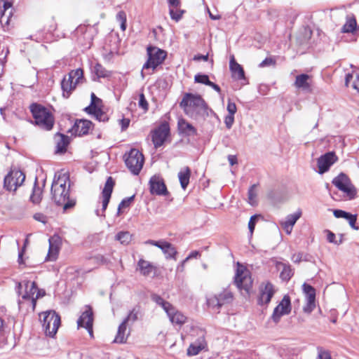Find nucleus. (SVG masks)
<instances>
[{
	"instance_id": "nucleus-1",
	"label": "nucleus",
	"mask_w": 359,
	"mask_h": 359,
	"mask_svg": "<svg viewBox=\"0 0 359 359\" xmlns=\"http://www.w3.org/2000/svg\"><path fill=\"white\" fill-rule=\"evenodd\" d=\"M180 105L187 116L196 120L205 119L213 113L199 95L185 93Z\"/></svg>"
},
{
	"instance_id": "nucleus-2",
	"label": "nucleus",
	"mask_w": 359,
	"mask_h": 359,
	"mask_svg": "<svg viewBox=\"0 0 359 359\" xmlns=\"http://www.w3.org/2000/svg\"><path fill=\"white\" fill-rule=\"evenodd\" d=\"M69 177L67 173H60L53 182L51 187L52 199L57 205H62L64 210H67L75 205V202L69 199Z\"/></svg>"
},
{
	"instance_id": "nucleus-3",
	"label": "nucleus",
	"mask_w": 359,
	"mask_h": 359,
	"mask_svg": "<svg viewBox=\"0 0 359 359\" xmlns=\"http://www.w3.org/2000/svg\"><path fill=\"white\" fill-rule=\"evenodd\" d=\"M18 292L22 296V299L29 302L34 311L36 300L43 297L45 292L38 289L35 282L23 280L18 285Z\"/></svg>"
},
{
	"instance_id": "nucleus-4",
	"label": "nucleus",
	"mask_w": 359,
	"mask_h": 359,
	"mask_svg": "<svg viewBox=\"0 0 359 359\" xmlns=\"http://www.w3.org/2000/svg\"><path fill=\"white\" fill-rule=\"evenodd\" d=\"M30 111L35 123L41 128L46 130H50L53 128L54 118L48 109L41 104H32L30 106Z\"/></svg>"
},
{
	"instance_id": "nucleus-5",
	"label": "nucleus",
	"mask_w": 359,
	"mask_h": 359,
	"mask_svg": "<svg viewBox=\"0 0 359 359\" xmlns=\"http://www.w3.org/2000/svg\"><path fill=\"white\" fill-rule=\"evenodd\" d=\"M148 60L143 65L142 70H147L151 69L154 70L158 65L162 64L165 60L167 53L156 46H148L147 48ZM142 76L144 77L143 71H142Z\"/></svg>"
},
{
	"instance_id": "nucleus-6",
	"label": "nucleus",
	"mask_w": 359,
	"mask_h": 359,
	"mask_svg": "<svg viewBox=\"0 0 359 359\" xmlns=\"http://www.w3.org/2000/svg\"><path fill=\"white\" fill-rule=\"evenodd\" d=\"M40 320L46 335L53 337L60 325V316L54 311H47L40 314Z\"/></svg>"
},
{
	"instance_id": "nucleus-7",
	"label": "nucleus",
	"mask_w": 359,
	"mask_h": 359,
	"mask_svg": "<svg viewBox=\"0 0 359 359\" xmlns=\"http://www.w3.org/2000/svg\"><path fill=\"white\" fill-rule=\"evenodd\" d=\"M83 72L81 68L71 71L67 76H65L61 82L63 96L69 97L71 93L75 89L76 85L83 79Z\"/></svg>"
},
{
	"instance_id": "nucleus-8",
	"label": "nucleus",
	"mask_w": 359,
	"mask_h": 359,
	"mask_svg": "<svg viewBox=\"0 0 359 359\" xmlns=\"http://www.w3.org/2000/svg\"><path fill=\"white\" fill-rule=\"evenodd\" d=\"M144 162L142 154L136 149H131L128 154H125V163L131 173L135 175H139Z\"/></svg>"
},
{
	"instance_id": "nucleus-9",
	"label": "nucleus",
	"mask_w": 359,
	"mask_h": 359,
	"mask_svg": "<svg viewBox=\"0 0 359 359\" xmlns=\"http://www.w3.org/2000/svg\"><path fill=\"white\" fill-rule=\"evenodd\" d=\"M235 283L238 288L249 294L252 287V280L250 271L244 266L238 264L236 275Z\"/></svg>"
},
{
	"instance_id": "nucleus-10",
	"label": "nucleus",
	"mask_w": 359,
	"mask_h": 359,
	"mask_svg": "<svg viewBox=\"0 0 359 359\" xmlns=\"http://www.w3.org/2000/svg\"><path fill=\"white\" fill-rule=\"evenodd\" d=\"M332 184L344 194L346 198L351 200L355 197L356 189L346 175L339 174L333 179Z\"/></svg>"
},
{
	"instance_id": "nucleus-11",
	"label": "nucleus",
	"mask_w": 359,
	"mask_h": 359,
	"mask_svg": "<svg viewBox=\"0 0 359 359\" xmlns=\"http://www.w3.org/2000/svg\"><path fill=\"white\" fill-rule=\"evenodd\" d=\"M233 294L228 290H224L218 294H213L207 298V304L210 308L218 312L221 307L230 304L233 301Z\"/></svg>"
},
{
	"instance_id": "nucleus-12",
	"label": "nucleus",
	"mask_w": 359,
	"mask_h": 359,
	"mask_svg": "<svg viewBox=\"0 0 359 359\" xmlns=\"http://www.w3.org/2000/svg\"><path fill=\"white\" fill-rule=\"evenodd\" d=\"M25 180V174L19 170H12L4 177V187L8 191H16Z\"/></svg>"
},
{
	"instance_id": "nucleus-13",
	"label": "nucleus",
	"mask_w": 359,
	"mask_h": 359,
	"mask_svg": "<svg viewBox=\"0 0 359 359\" xmlns=\"http://www.w3.org/2000/svg\"><path fill=\"white\" fill-rule=\"evenodd\" d=\"M101 107L102 100L97 97L93 93L91 94L90 104L85 108V111L88 114L93 115L99 121L106 122L109 118L107 114L102 110Z\"/></svg>"
},
{
	"instance_id": "nucleus-14",
	"label": "nucleus",
	"mask_w": 359,
	"mask_h": 359,
	"mask_svg": "<svg viewBox=\"0 0 359 359\" xmlns=\"http://www.w3.org/2000/svg\"><path fill=\"white\" fill-rule=\"evenodd\" d=\"M101 107L102 100L97 97L93 93L91 94L90 104L85 108V111L88 114L93 115L99 121L106 122L109 118L107 114L102 110Z\"/></svg>"
},
{
	"instance_id": "nucleus-15",
	"label": "nucleus",
	"mask_w": 359,
	"mask_h": 359,
	"mask_svg": "<svg viewBox=\"0 0 359 359\" xmlns=\"http://www.w3.org/2000/svg\"><path fill=\"white\" fill-rule=\"evenodd\" d=\"M101 107L102 100L97 97L93 93L91 94L90 104L85 108V111L88 114L93 115L99 121L106 122L109 118L107 114L102 110Z\"/></svg>"
},
{
	"instance_id": "nucleus-16",
	"label": "nucleus",
	"mask_w": 359,
	"mask_h": 359,
	"mask_svg": "<svg viewBox=\"0 0 359 359\" xmlns=\"http://www.w3.org/2000/svg\"><path fill=\"white\" fill-rule=\"evenodd\" d=\"M291 309L290 298L288 295H285L274 309L271 318L277 324L280 322L282 316L288 315L291 312Z\"/></svg>"
},
{
	"instance_id": "nucleus-17",
	"label": "nucleus",
	"mask_w": 359,
	"mask_h": 359,
	"mask_svg": "<svg viewBox=\"0 0 359 359\" xmlns=\"http://www.w3.org/2000/svg\"><path fill=\"white\" fill-rule=\"evenodd\" d=\"M48 243V252L45 260L46 262H54L58 257L62 244V238L58 235L55 234L49 238Z\"/></svg>"
},
{
	"instance_id": "nucleus-18",
	"label": "nucleus",
	"mask_w": 359,
	"mask_h": 359,
	"mask_svg": "<svg viewBox=\"0 0 359 359\" xmlns=\"http://www.w3.org/2000/svg\"><path fill=\"white\" fill-rule=\"evenodd\" d=\"M170 133V127L168 123H163L155 129L151 135L152 142L155 148L163 144Z\"/></svg>"
},
{
	"instance_id": "nucleus-19",
	"label": "nucleus",
	"mask_w": 359,
	"mask_h": 359,
	"mask_svg": "<svg viewBox=\"0 0 359 359\" xmlns=\"http://www.w3.org/2000/svg\"><path fill=\"white\" fill-rule=\"evenodd\" d=\"M93 312L90 306H86L85 310L77 320L78 327L86 328L90 335L93 337Z\"/></svg>"
},
{
	"instance_id": "nucleus-20",
	"label": "nucleus",
	"mask_w": 359,
	"mask_h": 359,
	"mask_svg": "<svg viewBox=\"0 0 359 359\" xmlns=\"http://www.w3.org/2000/svg\"><path fill=\"white\" fill-rule=\"evenodd\" d=\"M337 159V156L332 151L327 152L325 154L322 155L318 159V172L320 174H323L328 171L330 166L333 165Z\"/></svg>"
},
{
	"instance_id": "nucleus-21",
	"label": "nucleus",
	"mask_w": 359,
	"mask_h": 359,
	"mask_svg": "<svg viewBox=\"0 0 359 359\" xmlns=\"http://www.w3.org/2000/svg\"><path fill=\"white\" fill-rule=\"evenodd\" d=\"M149 189L151 194L165 196L168 194L163 180L159 176L154 175L151 177L149 180Z\"/></svg>"
},
{
	"instance_id": "nucleus-22",
	"label": "nucleus",
	"mask_w": 359,
	"mask_h": 359,
	"mask_svg": "<svg viewBox=\"0 0 359 359\" xmlns=\"http://www.w3.org/2000/svg\"><path fill=\"white\" fill-rule=\"evenodd\" d=\"M275 293L273 285L269 283H262L259 287V304H268Z\"/></svg>"
},
{
	"instance_id": "nucleus-23",
	"label": "nucleus",
	"mask_w": 359,
	"mask_h": 359,
	"mask_svg": "<svg viewBox=\"0 0 359 359\" xmlns=\"http://www.w3.org/2000/svg\"><path fill=\"white\" fill-rule=\"evenodd\" d=\"M12 16V4L7 1H4L3 5H0V25L4 29L8 28Z\"/></svg>"
},
{
	"instance_id": "nucleus-24",
	"label": "nucleus",
	"mask_w": 359,
	"mask_h": 359,
	"mask_svg": "<svg viewBox=\"0 0 359 359\" xmlns=\"http://www.w3.org/2000/svg\"><path fill=\"white\" fill-rule=\"evenodd\" d=\"M92 122L88 120H76L70 131L72 134L78 136L86 135L91 128Z\"/></svg>"
},
{
	"instance_id": "nucleus-25",
	"label": "nucleus",
	"mask_w": 359,
	"mask_h": 359,
	"mask_svg": "<svg viewBox=\"0 0 359 359\" xmlns=\"http://www.w3.org/2000/svg\"><path fill=\"white\" fill-rule=\"evenodd\" d=\"M115 184V182L111 177H109L106 181V183L104 184V187L102 192V212H104L105 210L107 208V205L109 204L111 193L113 191L114 186Z\"/></svg>"
},
{
	"instance_id": "nucleus-26",
	"label": "nucleus",
	"mask_w": 359,
	"mask_h": 359,
	"mask_svg": "<svg viewBox=\"0 0 359 359\" xmlns=\"http://www.w3.org/2000/svg\"><path fill=\"white\" fill-rule=\"evenodd\" d=\"M302 211L300 210H297L296 212L293 214L288 215L284 221L280 222V226L286 232L287 234H290L294 225L297 222V221L301 217Z\"/></svg>"
},
{
	"instance_id": "nucleus-27",
	"label": "nucleus",
	"mask_w": 359,
	"mask_h": 359,
	"mask_svg": "<svg viewBox=\"0 0 359 359\" xmlns=\"http://www.w3.org/2000/svg\"><path fill=\"white\" fill-rule=\"evenodd\" d=\"M169 310L168 312H166V314L172 323L182 325L186 323L187 317L173 306Z\"/></svg>"
},
{
	"instance_id": "nucleus-28",
	"label": "nucleus",
	"mask_w": 359,
	"mask_h": 359,
	"mask_svg": "<svg viewBox=\"0 0 359 359\" xmlns=\"http://www.w3.org/2000/svg\"><path fill=\"white\" fill-rule=\"evenodd\" d=\"M207 346L206 342L203 337L199 338L196 341L191 344L187 348V355L189 356L198 355L202 350Z\"/></svg>"
},
{
	"instance_id": "nucleus-29",
	"label": "nucleus",
	"mask_w": 359,
	"mask_h": 359,
	"mask_svg": "<svg viewBox=\"0 0 359 359\" xmlns=\"http://www.w3.org/2000/svg\"><path fill=\"white\" fill-rule=\"evenodd\" d=\"M230 69L232 74V77L236 80L245 79L244 70L241 65L235 61L233 56L230 60Z\"/></svg>"
},
{
	"instance_id": "nucleus-30",
	"label": "nucleus",
	"mask_w": 359,
	"mask_h": 359,
	"mask_svg": "<svg viewBox=\"0 0 359 359\" xmlns=\"http://www.w3.org/2000/svg\"><path fill=\"white\" fill-rule=\"evenodd\" d=\"M333 214L334 217L337 218H344L346 219L348 222L350 226L353 229H358V227L355 226V223L357 220L356 215H352L342 210H334L333 211Z\"/></svg>"
},
{
	"instance_id": "nucleus-31",
	"label": "nucleus",
	"mask_w": 359,
	"mask_h": 359,
	"mask_svg": "<svg viewBox=\"0 0 359 359\" xmlns=\"http://www.w3.org/2000/svg\"><path fill=\"white\" fill-rule=\"evenodd\" d=\"M138 269L144 276H148L156 271V266L149 261L140 259L137 262Z\"/></svg>"
},
{
	"instance_id": "nucleus-32",
	"label": "nucleus",
	"mask_w": 359,
	"mask_h": 359,
	"mask_svg": "<svg viewBox=\"0 0 359 359\" xmlns=\"http://www.w3.org/2000/svg\"><path fill=\"white\" fill-rule=\"evenodd\" d=\"M311 77L309 75L302 74L297 76L294 86L297 88H302L304 90H308L310 88Z\"/></svg>"
},
{
	"instance_id": "nucleus-33",
	"label": "nucleus",
	"mask_w": 359,
	"mask_h": 359,
	"mask_svg": "<svg viewBox=\"0 0 359 359\" xmlns=\"http://www.w3.org/2000/svg\"><path fill=\"white\" fill-rule=\"evenodd\" d=\"M357 29V22L353 15L346 17V22L341 28L343 33H353Z\"/></svg>"
},
{
	"instance_id": "nucleus-34",
	"label": "nucleus",
	"mask_w": 359,
	"mask_h": 359,
	"mask_svg": "<svg viewBox=\"0 0 359 359\" xmlns=\"http://www.w3.org/2000/svg\"><path fill=\"white\" fill-rule=\"evenodd\" d=\"M56 138V153H65L69 144L68 137L62 134H57Z\"/></svg>"
},
{
	"instance_id": "nucleus-35",
	"label": "nucleus",
	"mask_w": 359,
	"mask_h": 359,
	"mask_svg": "<svg viewBox=\"0 0 359 359\" xmlns=\"http://www.w3.org/2000/svg\"><path fill=\"white\" fill-rule=\"evenodd\" d=\"M178 126L180 130L187 135L190 136L196 135V129L185 120L182 119L179 121Z\"/></svg>"
},
{
	"instance_id": "nucleus-36",
	"label": "nucleus",
	"mask_w": 359,
	"mask_h": 359,
	"mask_svg": "<svg viewBox=\"0 0 359 359\" xmlns=\"http://www.w3.org/2000/svg\"><path fill=\"white\" fill-rule=\"evenodd\" d=\"M191 175V170L188 167H185L178 173L179 180L181 187L185 189L189 183V178Z\"/></svg>"
},
{
	"instance_id": "nucleus-37",
	"label": "nucleus",
	"mask_w": 359,
	"mask_h": 359,
	"mask_svg": "<svg viewBox=\"0 0 359 359\" xmlns=\"http://www.w3.org/2000/svg\"><path fill=\"white\" fill-rule=\"evenodd\" d=\"M126 325L125 323H123L119 325L117 331V334L116 335V337L114 340V343L118 344H123L126 341L127 339V335H126Z\"/></svg>"
},
{
	"instance_id": "nucleus-38",
	"label": "nucleus",
	"mask_w": 359,
	"mask_h": 359,
	"mask_svg": "<svg viewBox=\"0 0 359 359\" xmlns=\"http://www.w3.org/2000/svg\"><path fill=\"white\" fill-rule=\"evenodd\" d=\"M151 300L163 308L165 312H168L172 306L170 302L164 300L161 296L154 294L151 297Z\"/></svg>"
},
{
	"instance_id": "nucleus-39",
	"label": "nucleus",
	"mask_w": 359,
	"mask_h": 359,
	"mask_svg": "<svg viewBox=\"0 0 359 359\" xmlns=\"http://www.w3.org/2000/svg\"><path fill=\"white\" fill-rule=\"evenodd\" d=\"M93 71L98 78H108L111 75V72L110 71L106 69L99 63H97L94 66Z\"/></svg>"
},
{
	"instance_id": "nucleus-40",
	"label": "nucleus",
	"mask_w": 359,
	"mask_h": 359,
	"mask_svg": "<svg viewBox=\"0 0 359 359\" xmlns=\"http://www.w3.org/2000/svg\"><path fill=\"white\" fill-rule=\"evenodd\" d=\"M140 314V306H137L134 307L128 313V316L124 319L123 323H127L131 322L134 323L138 319V316Z\"/></svg>"
},
{
	"instance_id": "nucleus-41",
	"label": "nucleus",
	"mask_w": 359,
	"mask_h": 359,
	"mask_svg": "<svg viewBox=\"0 0 359 359\" xmlns=\"http://www.w3.org/2000/svg\"><path fill=\"white\" fill-rule=\"evenodd\" d=\"M167 255V257H174L177 253L175 248L168 242H164L161 249Z\"/></svg>"
},
{
	"instance_id": "nucleus-42",
	"label": "nucleus",
	"mask_w": 359,
	"mask_h": 359,
	"mask_svg": "<svg viewBox=\"0 0 359 359\" xmlns=\"http://www.w3.org/2000/svg\"><path fill=\"white\" fill-rule=\"evenodd\" d=\"M41 196H42V190L41 189L36 186V184H34L32 194L30 196V199L32 203L35 204H38L41 201Z\"/></svg>"
},
{
	"instance_id": "nucleus-43",
	"label": "nucleus",
	"mask_w": 359,
	"mask_h": 359,
	"mask_svg": "<svg viewBox=\"0 0 359 359\" xmlns=\"http://www.w3.org/2000/svg\"><path fill=\"white\" fill-rule=\"evenodd\" d=\"M116 240L121 244L128 245L131 241V235L128 231H120L116 234Z\"/></svg>"
},
{
	"instance_id": "nucleus-44",
	"label": "nucleus",
	"mask_w": 359,
	"mask_h": 359,
	"mask_svg": "<svg viewBox=\"0 0 359 359\" xmlns=\"http://www.w3.org/2000/svg\"><path fill=\"white\" fill-rule=\"evenodd\" d=\"M302 287L306 299H316V290L311 285L304 283Z\"/></svg>"
},
{
	"instance_id": "nucleus-45",
	"label": "nucleus",
	"mask_w": 359,
	"mask_h": 359,
	"mask_svg": "<svg viewBox=\"0 0 359 359\" xmlns=\"http://www.w3.org/2000/svg\"><path fill=\"white\" fill-rule=\"evenodd\" d=\"M293 272L291 266L286 264H283V270L280 273V278L284 280H288L292 276Z\"/></svg>"
},
{
	"instance_id": "nucleus-46",
	"label": "nucleus",
	"mask_w": 359,
	"mask_h": 359,
	"mask_svg": "<svg viewBox=\"0 0 359 359\" xmlns=\"http://www.w3.org/2000/svg\"><path fill=\"white\" fill-rule=\"evenodd\" d=\"M317 359H332L331 353L330 351L324 348L322 346L317 347Z\"/></svg>"
},
{
	"instance_id": "nucleus-47",
	"label": "nucleus",
	"mask_w": 359,
	"mask_h": 359,
	"mask_svg": "<svg viewBox=\"0 0 359 359\" xmlns=\"http://www.w3.org/2000/svg\"><path fill=\"white\" fill-rule=\"evenodd\" d=\"M116 20L121 24V29L125 31L126 29V14L124 11H121L116 15Z\"/></svg>"
},
{
	"instance_id": "nucleus-48",
	"label": "nucleus",
	"mask_w": 359,
	"mask_h": 359,
	"mask_svg": "<svg viewBox=\"0 0 359 359\" xmlns=\"http://www.w3.org/2000/svg\"><path fill=\"white\" fill-rule=\"evenodd\" d=\"M316 299H306V304L303 307L305 313H310L316 307Z\"/></svg>"
},
{
	"instance_id": "nucleus-49",
	"label": "nucleus",
	"mask_w": 359,
	"mask_h": 359,
	"mask_svg": "<svg viewBox=\"0 0 359 359\" xmlns=\"http://www.w3.org/2000/svg\"><path fill=\"white\" fill-rule=\"evenodd\" d=\"M255 188L256 185L253 184L248 190V201L252 205H254L256 203L257 193Z\"/></svg>"
},
{
	"instance_id": "nucleus-50",
	"label": "nucleus",
	"mask_w": 359,
	"mask_h": 359,
	"mask_svg": "<svg viewBox=\"0 0 359 359\" xmlns=\"http://www.w3.org/2000/svg\"><path fill=\"white\" fill-rule=\"evenodd\" d=\"M194 81L196 83H203L206 86H209L210 81L209 80V77L206 74H196L194 76Z\"/></svg>"
},
{
	"instance_id": "nucleus-51",
	"label": "nucleus",
	"mask_w": 359,
	"mask_h": 359,
	"mask_svg": "<svg viewBox=\"0 0 359 359\" xmlns=\"http://www.w3.org/2000/svg\"><path fill=\"white\" fill-rule=\"evenodd\" d=\"M135 196H132L130 197L126 198L121 201L118 208V213L121 211V209L126 208L129 207L131 203L134 201Z\"/></svg>"
},
{
	"instance_id": "nucleus-52",
	"label": "nucleus",
	"mask_w": 359,
	"mask_h": 359,
	"mask_svg": "<svg viewBox=\"0 0 359 359\" xmlns=\"http://www.w3.org/2000/svg\"><path fill=\"white\" fill-rule=\"evenodd\" d=\"M325 232L327 233V240L328 241V242L336 245H339L342 243V236H341V238L338 241L335 239L336 236L334 233H332L330 230H325Z\"/></svg>"
},
{
	"instance_id": "nucleus-53",
	"label": "nucleus",
	"mask_w": 359,
	"mask_h": 359,
	"mask_svg": "<svg viewBox=\"0 0 359 359\" xmlns=\"http://www.w3.org/2000/svg\"><path fill=\"white\" fill-rule=\"evenodd\" d=\"M139 107L143 109L144 111L148 110V102L144 97V95L143 93H141L140 95V99L138 102Z\"/></svg>"
},
{
	"instance_id": "nucleus-54",
	"label": "nucleus",
	"mask_w": 359,
	"mask_h": 359,
	"mask_svg": "<svg viewBox=\"0 0 359 359\" xmlns=\"http://www.w3.org/2000/svg\"><path fill=\"white\" fill-rule=\"evenodd\" d=\"M201 256V253L199 251H196V250H194V251H192L189 255V256L184 259L182 261V264H181V266L182 268L184 267V264L190 259H193V258H197L198 257Z\"/></svg>"
},
{
	"instance_id": "nucleus-55",
	"label": "nucleus",
	"mask_w": 359,
	"mask_h": 359,
	"mask_svg": "<svg viewBox=\"0 0 359 359\" xmlns=\"http://www.w3.org/2000/svg\"><path fill=\"white\" fill-rule=\"evenodd\" d=\"M257 218H258L257 215H253L250 219V221L248 223V228H249V230H250V232L251 234H252V233L255 230V224H256V221H257Z\"/></svg>"
},
{
	"instance_id": "nucleus-56",
	"label": "nucleus",
	"mask_w": 359,
	"mask_h": 359,
	"mask_svg": "<svg viewBox=\"0 0 359 359\" xmlns=\"http://www.w3.org/2000/svg\"><path fill=\"white\" fill-rule=\"evenodd\" d=\"M234 122V115L229 114L224 118V123L228 129H230Z\"/></svg>"
},
{
	"instance_id": "nucleus-57",
	"label": "nucleus",
	"mask_w": 359,
	"mask_h": 359,
	"mask_svg": "<svg viewBox=\"0 0 359 359\" xmlns=\"http://www.w3.org/2000/svg\"><path fill=\"white\" fill-rule=\"evenodd\" d=\"M227 111L229 112V114L234 115L237 111L236 104L229 101L227 104Z\"/></svg>"
},
{
	"instance_id": "nucleus-58",
	"label": "nucleus",
	"mask_w": 359,
	"mask_h": 359,
	"mask_svg": "<svg viewBox=\"0 0 359 359\" xmlns=\"http://www.w3.org/2000/svg\"><path fill=\"white\" fill-rule=\"evenodd\" d=\"M183 13H184L183 11H182L180 13H175L173 10H172V9L170 10V14L171 18L173 20H175L176 21H178L182 18V15Z\"/></svg>"
},
{
	"instance_id": "nucleus-59",
	"label": "nucleus",
	"mask_w": 359,
	"mask_h": 359,
	"mask_svg": "<svg viewBox=\"0 0 359 359\" xmlns=\"http://www.w3.org/2000/svg\"><path fill=\"white\" fill-rule=\"evenodd\" d=\"M93 259L95 260L96 262L99 264H105L107 262L106 258L102 255H97L95 256Z\"/></svg>"
},
{
	"instance_id": "nucleus-60",
	"label": "nucleus",
	"mask_w": 359,
	"mask_h": 359,
	"mask_svg": "<svg viewBox=\"0 0 359 359\" xmlns=\"http://www.w3.org/2000/svg\"><path fill=\"white\" fill-rule=\"evenodd\" d=\"M121 126V130H125L128 128L130 124V120L128 118H123L120 121Z\"/></svg>"
},
{
	"instance_id": "nucleus-61",
	"label": "nucleus",
	"mask_w": 359,
	"mask_h": 359,
	"mask_svg": "<svg viewBox=\"0 0 359 359\" xmlns=\"http://www.w3.org/2000/svg\"><path fill=\"white\" fill-rule=\"evenodd\" d=\"M34 218L37 220V221H39L41 222H43V223H46V217L45 215H43V214L41 213H36L34 215Z\"/></svg>"
},
{
	"instance_id": "nucleus-62",
	"label": "nucleus",
	"mask_w": 359,
	"mask_h": 359,
	"mask_svg": "<svg viewBox=\"0 0 359 359\" xmlns=\"http://www.w3.org/2000/svg\"><path fill=\"white\" fill-rule=\"evenodd\" d=\"M273 62V60L271 58H266L265 60H264L260 64H259V67H266L267 65H270L271 64H272Z\"/></svg>"
},
{
	"instance_id": "nucleus-63",
	"label": "nucleus",
	"mask_w": 359,
	"mask_h": 359,
	"mask_svg": "<svg viewBox=\"0 0 359 359\" xmlns=\"http://www.w3.org/2000/svg\"><path fill=\"white\" fill-rule=\"evenodd\" d=\"M302 253H297V254L293 255V256L292 257V260L295 263H298L302 260Z\"/></svg>"
},
{
	"instance_id": "nucleus-64",
	"label": "nucleus",
	"mask_w": 359,
	"mask_h": 359,
	"mask_svg": "<svg viewBox=\"0 0 359 359\" xmlns=\"http://www.w3.org/2000/svg\"><path fill=\"white\" fill-rule=\"evenodd\" d=\"M352 86L354 89L359 90V76L358 75L356 76L355 79L353 81Z\"/></svg>"
}]
</instances>
